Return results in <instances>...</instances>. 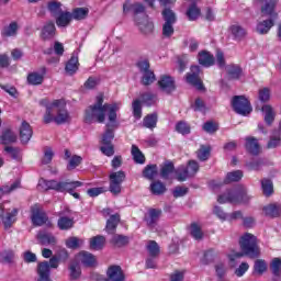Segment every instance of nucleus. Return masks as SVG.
I'll return each instance as SVG.
<instances>
[{
    "label": "nucleus",
    "mask_w": 281,
    "mask_h": 281,
    "mask_svg": "<svg viewBox=\"0 0 281 281\" xmlns=\"http://www.w3.org/2000/svg\"><path fill=\"white\" fill-rule=\"evenodd\" d=\"M117 111H120V103H105L104 97L102 94L97 95L95 103L90 105L85 111L83 120L86 124H93V122H98L99 124H104V120H106V113L109 117V124L106 125V131L102 136V144L109 145L113 142L112 126H115V122H117Z\"/></svg>",
    "instance_id": "obj_1"
},
{
    "label": "nucleus",
    "mask_w": 281,
    "mask_h": 281,
    "mask_svg": "<svg viewBox=\"0 0 281 281\" xmlns=\"http://www.w3.org/2000/svg\"><path fill=\"white\" fill-rule=\"evenodd\" d=\"M46 108V112L44 114V122L45 124H67V122H71V116L69 115V111H67V105L63 100H55L52 103H47L42 101Z\"/></svg>",
    "instance_id": "obj_2"
},
{
    "label": "nucleus",
    "mask_w": 281,
    "mask_h": 281,
    "mask_svg": "<svg viewBox=\"0 0 281 281\" xmlns=\"http://www.w3.org/2000/svg\"><path fill=\"white\" fill-rule=\"evenodd\" d=\"M239 246L241 252H233L228 255V260L234 262L238 260V258H243V256H248V258H259L260 257V247L258 246V238L251 233H245L239 238Z\"/></svg>",
    "instance_id": "obj_3"
},
{
    "label": "nucleus",
    "mask_w": 281,
    "mask_h": 281,
    "mask_svg": "<svg viewBox=\"0 0 281 281\" xmlns=\"http://www.w3.org/2000/svg\"><path fill=\"white\" fill-rule=\"evenodd\" d=\"M217 201L220 203H233L236 205L238 203H249L251 195L247 193L245 187H241L239 189L227 190L225 193L218 195Z\"/></svg>",
    "instance_id": "obj_4"
},
{
    "label": "nucleus",
    "mask_w": 281,
    "mask_h": 281,
    "mask_svg": "<svg viewBox=\"0 0 281 281\" xmlns=\"http://www.w3.org/2000/svg\"><path fill=\"white\" fill-rule=\"evenodd\" d=\"M126 181V173L124 171H114L110 173L109 190L114 196L122 193V183Z\"/></svg>",
    "instance_id": "obj_5"
},
{
    "label": "nucleus",
    "mask_w": 281,
    "mask_h": 281,
    "mask_svg": "<svg viewBox=\"0 0 281 281\" xmlns=\"http://www.w3.org/2000/svg\"><path fill=\"white\" fill-rule=\"evenodd\" d=\"M18 215V209H5L3 204H0V218H2L4 229H10V227L16 223Z\"/></svg>",
    "instance_id": "obj_6"
},
{
    "label": "nucleus",
    "mask_w": 281,
    "mask_h": 281,
    "mask_svg": "<svg viewBox=\"0 0 281 281\" xmlns=\"http://www.w3.org/2000/svg\"><path fill=\"white\" fill-rule=\"evenodd\" d=\"M232 106L238 115H249V113H251V104H249V100L243 95L234 97Z\"/></svg>",
    "instance_id": "obj_7"
},
{
    "label": "nucleus",
    "mask_w": 281,
    "mask_h": 281,
    "mask_svg": "<svg viewBox=\"0 0 281 281\" xmlns=\"http://www.w3.org/2000/svg\"><path fill=\"white\" fill-rule=\"evenodd\" d=\"M201 68L192 66L191 71L187 75V82L195 87L199 91H203V81H201Z\"/></svg>",
    "instance_id": "obj_8"
},
{
    "label": "nucleus",
    "mask_w": 281,
    "mask_h": 281,
    "mask_svg": "<svg viewBox=\"0 0 281 281\" xmlns=\"http://www.w3.org/2000/svg\"><path fill=\"white\" fill-rule=\"evenodd\" d=\"M31 221L33 225L41 227V225H45L47 223V214L41 211V205L34 204L31 206Z\"/></svg>",
    "instance_id": "obj_9"
},
{
    "label": "nucleus",
    "mask_w": 281,
    "mask_h": 281,
    "mask_svg": "<svg viewBox=\"0 0 281 281\" xmlns=\"http://www.w3.org/2000/svg\"><path fill=\"white\" fill-rule=\"evenodd\" d=\"M240 179H243V171L240 170H236V171H232L228 172L226 175V178L224 179V181H218V180H213L211 181L210 186L211 188H221V186H223L224 183H234L236 181H240Z\"/></svg>",
    "instance_id": "obj_10"
},
{
    "label": "nucleus",
    "mask_w": 281,
    "mask_h": 281,
    "mask_svg": "<svg viewBox=\"0 0 281 281\" xmlns=\"http://www.w3.org/2000/svg\"><path fill=\"white\" fill-rule=\"evenodd\" d=\"M261 16H269L270 19H278V12H276V5L278 0H261Z\"/></svg>",
    "instance_id": "obj_11"
},
{
    "label": "nucleus",
    "mask_w": 281,
    "mask_h": 281,
    "mask_svg": "<svg viewBox=\"0 0 281 281\" xmlns=\"http://www.w3.org/2000/svg\"><path fill=\"white\" fill-rule=\"evenodd\" d=\"M136 24L138 25L139 32L145 36L153 34V31L155 30V25L150 22L148 15H143L142 19L136 18Z\"/></svg>",
    "instance_id": "obj_12"
},
{
    "label": "nucleus",
    "mask_w": 281,
    "mask_h": 281,
    "mask_svg": "<svg viewBox=\"0 0 281 281\" xmlns=\"http://www.w3.org/2000/svg\"><path fill=\"white\" fill-rule=\"evenodd\" d=\"M76 261L81 262L83 267H95L98 265V260L95 256L89 251H81L76 256Z\"/></svg>",
    "instance_id": "obj_13"
},
{
    "label": "nucleus",
    "mask_w": 281,
    "mask_h": 281,
    "mask_svg": "<svg viewBox=\"0 0 281 281\" xmlns=\"http://www.w3.org/2000/svg\"><path fill=\"white\" fill-rule=\"evenodd\" d=\"M45 74H47V68L43 67L41 72L34 71L29 74L26 80L33 87H37L38 85H43V81L45 80Z\"/></svg>",
    "instance_id": "obj_14"
},
{
    "label": "nucleus",
    "mask_w": 281,
    "mask_h": 281,
    "mask_svg": "<svg viewBox=\"0 0 281 281\" xmlns=\"http://www.w3.org/2000/svg\"><path fill=\"white\" fill-rule=\"evenodd\" d=\"M278 19L276 18H269L267 20H262L260 22H258L257 26H256V32L257 34H269V32L271 31V27H273V25H276V21Z\"/></svg>",
    "instance_id": "obj_15"
},
{
    "label": "nucleus",
    "mask_w": 281,
    "mask_h": 281,
    "mask_svg": "<svg viewBox=\"0 0 281 281\" xmlns=\"http://www.w3.org/2000/svg\"><path fill=\"white\" fill-rule=\"evenodd\" d=\"M37 187L44 192H47V190H55L56 192H60V181L57 180H45L41 178L38 180Z\"/></svg>",
    "instance_id": "obj_16"
},
{
    "label": "nucleus",
    "mask_w": 281,
    "mask_h": 281,
    "mask_svg": "<svg viewBox=\"0 0 281 281\" xmlns=\"http://www.w3.org/2000/svg\"><path fill=\"white\" fill-rule=\"evenodd\" d=\"M158 87L164 93H171V91H175V79L170 76H162L158 81Z\"/></svg>",
    "instance_id": "obj_17"
},
{
    "label": "nucleus",
    "mask_w": 281,
    "mask_h": 281,
    "mask_svg": "<svg viewBox=\"0 0 281 281\" xmlns=\"http://www.w3.org/2000/svg\"><path fill=\"white\" fill-rule=\"evenodd\" d=\"M131 10L134 12L135 19H139V14H143V16H146V7L139 2H135L131 7H128L127 3L123 5V12L126 14V12H131Z\"/></svg>",
    "instance_id": "obj_18"
},
{
    "label": "nucleus",
    "mask_w": 281,
    "mask_h": 281,
    "mask_svg": "<svg viewBox=\"0 0 281 281\" xmlns=\"http://www.w3.org/2000/svg\"><path fill=\"white\" fill-rule=\"evenodd\" d=\"M33 131L32 126H30V123L23 121L20 126V139L22 144H27L30 139H32Z\"/></svg>",
    "instance_id": "obj_19"
},
{
    "label": "nucleus",
    "mask_w": 281,
    "mask_h": 281,
    "mask_svg": "<svg viewBox=\"0 0 281 281\" xmlns=\"http://www.w3.org/2000/svg\"><path fill=\"white\" fill-rule=\"evenodd\" d=\"M108 278L110 281H124V272L122 271V268L120 266H111L108 269Z\"/></svg>",
    "instance_id": "obj_20"
},
{
    "label": "nucleus",
    "mask_w": 281,
    "mask_h": 281,
    "mask_svg": "<svg viewBox=\"0 0 281 281\" xmlns=\"http://www.w3.org/2000/svg\"><path fill=\"white\" fill-rule=\"evenodd\" d=\"M245 148L250 155H260V144L256 137H246Z\"/></svg>",
    "instance_id": "obj_21"
},
{
    "label": "nucleus",
    "mask_w": 281,
    "mask_h": 281,
    "mask_svg": "<svg viewBox=\"0 0 281 281\" xmlns=\"http://www.w3.org/2000/svg\"><path fill=\"white\" fill-rule=\"evenodd\" d=\"M41 36L43 41H49L56 36V25L54 22H48L43 26Z\"/></svg>",
    "instance_id": "obj_22"
},
{
    "label": "nucleus",
    "mask_w": 281,
    "mask_h": 281,
    "mask_svg": "<svg viewBox=\"0 0 281 281\" xmlns=\"http://www.w3.org/2000/svg\"><path fill=\"white\" fill-rule=\"evenodd\" d=\"M37 276V281H52V279H49V263L47 261L38 263Z\"/></svg>",
    "instance_id": "obj_23"
},
{
    "label": "nucleus",
    "mask_w": 281,
    "mask_h": 281,
    "mask_svg": "<svg viewBox=\"0 0 281 281\" xmlns=\"http://www.w3.org/2000/svg\"><path fill=\"white\" fill-rule=\"evenodd\" d=\"M159 216H161L160 210H157V209L149 210L148 214L145 216V221L148 227H155V225H157V221H159Z\"/></svg>",
    "instance_id": "obj_24"
},
{
    "label": "nucleus",
    "mask_w": 281,
    "mask_h": 281,
    "mask_svg": "<svg viewBox=\"0 0 281 281\" xmlns=\"http://www.w3.org/2000/svg\"><path fill=\"white\" fill-rule=\"evenodd\" d=\"M198 60L202 67H212L214 65V55L210 54V52L202 50L198 55Z\"/></svg>",
    "instance_id": "obj_25"
},
{
    "label": "nucleus",
    "mask_w": 281,
    "mask_h": 281,
    "mask_svg": "<svg viewBox=\"0 0 281 281\" xmlns=\"http://www.w3.org/2000/svg\"><path fill=\"white\" fill-rule=\"evenodd\" d=\"M263 214L271 218H278V216L281 215V204H269L263 206Z\"/></svg>",
    "instance_id": "obj_26"
},
{
    "label": "nucleus",
    "mask_w": 281,
    "mask_h": 281,
    "mask_svg": "<svg viewBox=\"0 0 281 281\" xmlns=\"http://www.w3.org/2000/svg\"><path fill=\"white\" fill-rule=\"evenodd\" d=\"M57 19H56V23L58 25V27H67V25H69V23H71V20L74 19L72 13L70 12H60L57 14Z\"/></svg>",
    "instance_id": "obj_27"
},
{
    "label": "nucleus",
    "mask_w": 281,
    "mask_h": 281,
    "mask_svg": "<svg viewBox=\"0 0 281 281\" xmlns=\"http://www.w3.org/2000/svg\"><path fill=\"white\" fill-rule=\"evenodd\" d=\"M82 182L80 181H60L59 192H68L71 194L76 190V188H80Z\"/></svg>",
    "instance_id": "obj_28"
},
{
    "label": "nucleus",
    "mask_w": 281,
    "mask_h": 281,
    "mask_svg": "<svg viewBox=\"0 0 281 281\" xmlns=\"http://www.w3.org/2000/svg\"><path fill=\"white\" fill-rule=\"evenodd\" d=\"M104 243H106L104 236H94L90 238V249H92L93 251H100L101 249H104Z\"/></svg>",
    "instance_id": "obj_29"
},
{
    "label": "nucleus",
    "mask_w": 281,
    "mask_h": 281,
    "mask_svg": "<svg viewBox=\"0 0 281 281\" xmlns=\"http://www.w3.org/2000/svg\"><path fill=\"white\" fill-rule=\"evenodd\" d=\"M226 74L228 76V80H238L243 74V69L238 65H228L226 67Z\"/></svg>",
    "instance_id": "obj_30"
},
{
    "label": "nucleus",
    "mask_w": 281,
    "mask_h": 281,
    "mask_svg": "<svg viewBox=\"0 0 281 281\" xmlns=\"http://www.w3.org/2000/svg\"><path fill=\"white\" fill-rule=\"evenodd\" d=\"M261 111L265 115V122L268 125L273 124V120H276V111H273V108L269 104H266L261 108Z\"/></svg>",
    "instance_id": "obj_31"
},
{
    "label": "nucleus",
    "mask_w": 281,
    "mask_h": 281,
    "mask_svg": "<svg viewBox=\"0 0 281 281\" xmlns=\"http://www.w3.org/2000/svg\"><path fill=\"white\" fill-rule=\"evenodd\" d=\"M231 34L235 41H243L247 36V30L240 25L231 26Z\"/></svg>",
    "instance_id": "obj_32"
},
{
    "label": "nucleus",
    "mask_w": 281,
    "mask_h": 281,
    "mask_svg": "<svg viewBox=\"0 0 281 281\" xmlns=\"http://www.w3.org/2000/svg\"><path fill=\"white\" fill-rule=\"evenodd\" d=\"M37 239L41 245H56V237L49 233L40 232L37 234Z\"/></svg>",
    "instance_id": "obj_33"
},
{
    "label": "nucleus",
    "mask_w": 281,
    "mask_h": 281,
    "mask_svg": "<svg viewBox=\"0 0 281 281\" xmlns=\"http://www.w3.org/2000/svg\"><path fill=\"white\" fill-rule=\"evenodd\" d=\"M158 172L159 169L157 168V165H147L143 170V177H145V179H148L149 181H153V179L157 177Z\"/></svg>",
    "instance_id": "obj_34"
},
{
    "label": "nucleus",
    "mask_w": 281,
    "mask_h": 281,
    "mask_svg": "<svg viewBox=\"0 0 281 281\" xmlns=\"http://www.w3.org/2000/svg\"><path fill=\"white\" fill-rule=\"evenodd\" d=\"M19 188H21V180H15L11 184L3 186L0 189V198H1V194H11V192L19 190Z\"/></svg>",
    "instance_id": "obj_35"
},
{
    "label": "nucleus",
    "mask_w": 281,
    "mask_h": 281,
    "mask_svg": "<svg viewBox=\"0 0 281 281\" xmlns=\"http://www.w3.org/2000/svg\"><path fill=\"white\" fill-rule=\"evenodd\" d=\"M149 190L153 194L159 196L166 192V184H164L161 181H154L151 182Z\"/></svg>",
    "instance_id": "obj_36"
},
{
    "label": "nucleus",
    "mask_w": 281,
    "mask_h": 281,
    "mask_svg": "<svg viewBox=\"0 0 281 281\" xmlns=\"http://www.w3.org/2000/svg\"><path fill=\"white\" fill-rule=\"evenodd\" d=\"M120 223V215H111L110 218L106 222V232L108 234H113L115 232V228L117 227Z\"/></svg>",
    "instance_id": "obj_37"
},
{
    "label": "nucleus",
    "mask_w": 281,
    "mask_h": 281,
    "mask_svg": "<svg viewBox=\"0 0 281 281\" xmlns=\"http://www.w3.org/2000/svg\"><path fill=\"white\" fill-rule=\"evenodd\" d=\"M78 57L72 56L66 64L67 74H69L70 76L76 74L78 71Z\"/></svg>",
    "instance_id": "obj_38"
},
{
    "label": "nucleus",
    "mask_w": 281,
    "mask_h": 281,
    "mask_svg": "<svg viewBox=\"0 0 281 281\" xmlns=\"http://www.w3.org/2000/svg\"><path fill=\"white\" fill-rule=\"evenodd\" d=\"M162 19L165 23L171 25H175V23H177V14H175V11H172L171 9H165L162 11Z\"/></svg>",
    "instance_id": "obj_39"
},
{
    "label": "nucleus",
    "mask_w": 281,
    "mask_h": 281,
    "mask_svg": "<svg viewBox=\"0 0 281 281\" xmlns=\"http://www.w3.org/2000/svg\"><path fill=\"white\" fill-rule=\"evenodd\" d=\"M14 142H16V135L12 131L5 130L1 135V143L8 145L14 144Z\"/></svg>",
    "instance_id": "obj_40"
},
{
    "label": "nucleus",
    "mask_w": 281,
    "mask_h": 281,
    "mask_svg": "<svg viewBox=\"0 0 281 281\" xmlns=\"http://www.w3.org/2000/svg\"><path fill=\"white\" fill-rule=\"evenodd\" d=\"M132 156L136 164H144L146 161V157L136 145H132Z\"/></svg>",
    "instance_id": "obj_41"
},
{
    "label": "nucleus",
    "mask_w": 281,
    "mask_h": 281,
    "mask_svg": "<svg viewBox=\"0 0 281 281\" xmlns=\"http://www.w3.org/2000/svg\"><path fill=\"white\" fill-rule=\"evenodd\" d=\"M189 21H196L201 16V9L196 4H191L187 11Z\"/></svg>",
    "instance_id": "obj_42"
},
{
    "label": "nucleus",
    "mask_w": 281,
    "mask_h": 281,
    "mask_svg": "<svg viewBox=\"0 0 281 281\" xmlns=\"http://www.w3.org/2000/svg\"><path fill=\"white\" fill-rule=\"evenodd\" d=\"M57 225L59 229H71V227H74V218L61 216L58 220Z\"/></svg>",
    "instance_id": "obj_43"
},
{
    "label": "nucleus",
    "mask_w": 281,
    "mask_h": 281,
    "mask_svg": "<svg viewBox=\"0 0 281 281\" xmlns=\"http://www.w3.org/2000/svg\"><path fill=\"white\" fill-rule=\"evenodd\" d=\"M19 32V24L16 22H12L10 25L3 29L2 36H16V33Z\"/></svg>",
    "instance_id": "obj_44"
},
{
    "label": "nucleus",
    "mask_w": 281,
    "mask_h": 281,
    "mask_svg": "<svg viewBox=\"0 0 281 281\" xmlns=\"http://www.w3.org/2000/svg\"><path fill=\"white\" fill-rule=\"evenodd\" d=\"M261 188L265 196H271L273 194V182L269 179H263L261 181Z\"/></svg>",
    "instance_id": "obj_45"
},
{
    "label": "nucleus",
    "mask_w": 281,
    "mask_h": 281,
    "mask_svg": "<svg viewBox=\"0 0 281 281\" xmlns=\"http://www.w3.org/2000/svg\"><path fill=\"white\" fill-rule=\"evenodd\" d=\"M89 14V9L87 8H77L72 11V19L76 21H82V19H87Z\"/></svg>",
    "instance_id": "obj_46"
},
{
    "label": "nucleus",
    "mask_w": 281,
    "mask_h": 281,
    "mask_svg": "<svg viewBox=\"0 0 281 281\" xmlns=\"http://www.w3.org/2000/svg\"><path fill=\"white\" fill-rule=\"evenodd\" d=\"M143 124L145 128H155L157 126V114H148L144 119Z\"/></svg>",
    "instance_id": "obj_47"
},
{
    "label": "nucleus",
    "mask_w": 281,
    "mask_h": 281,
    "mask_svg": "<svg viewBox=\"0 0 281 281\" xmlns=\"http://www.w3.org/2000/svg\"><path fill=\"white\" fill-rule=\"evenodd\" d=\"M147 251L151 258H157L159 256V245L155 240H150L147 244Z\"/></svg>",
    "instance_id": "obj_48"
},
{
    "label": "nucleus",
    "mask_w": 281,
    "mask_h": 281,
    "mask_svg": "<svg viewBox=\"0 0 281 281\" xmlns=\"http://www.w3.org/2000/svg\"><path fill=\"white\" fill-rule=\"evenodd\" d=\"M0 256L4 265H12L14 262V250H3Z\"/></svg>",
    "instance_id": "obj_49"
},
{
    "label": "nucleus",
    "mask_w": 281,
    "mask_h": 281,
    "mask_svg": "<svg viewBox=\"0 0 281 281\" xmlns=\"http://www.w3.org/2000/svg\"><path fill=\"white\" fill-rule=\"evenodd\" d=\"M48 10L55 16H58L63 12V4L58 1H52L48 3Z\"/></svg>",
    "instance_id": "obj_50"
},
{
    "label": "nucleus",
    "mask_w": 281,
    "mask_h": 281,
    "mask_svg": "<svg viewBox=\"0 0 281 281\" xmlns=\"http://www.w3.org/2000/svg\"><path fill=\"white\" fill-rule=\"evenodd\" d=\"M173 172H175V165H172V162H168L161 168L160 177H162V179H168L170 175H172Z\"/></svg>",
    "instance_id": "obj_51"
},
{
    "label": "nucleus",
    "mask_w": 281,
    "mask_h": 281,
    "mask_svg": "<svg viewBox=\"0 0 281 281\" xmlns=\"http://www.w3.org/2000/svg\"><path fill=\"white\" fill-rule=\"evenodd\" d=\"M178 181H187L190 177L188 168L186 166H181L176 170Z\"/></svg>",
    "instance_id": "obj_52"
},
{
    "label": "nucleus",
    "mask_w": 281,
    "mask_h": 281,
    "mask_svg": "<svg viewBox=\"0 0 281 281\" xmlns=\"http://www.w3.org/2000/svg\"><path fill=\"white\" fill-rule=\"evenodd\" d=\"M210 147L201 146L198 150V159H200V161H207V159H210Z\"/></svg>",
    "instance_id": "obj_53"
},
{
    "label": "nucleus",
    "mask_w": 281,
    "mask_h": 281,
    "mask_svg": "<svg viewBox=\"0 0 281 281\" xmlns=\"http://www.w3.org/2000/svg\"><path fill=\"white\" fill-rule=\"evenodd\" d=\"M281 144L280 132H276L268 142L267 148H278Z\"/></svg>",
    "instance_id": "obj_54"
},
{
    "label": "nucleus",
    "mask_w": 281,
    "mask_h": 281,
    "mask_svg": "<svg viewBox=\"0 0 281 281\" xmlns=\"http://www.w3.org/2000/svg\"><path fill=\"white\" fill-rule=\"evenodd\" d=\"M254 269H255V273L262 276V273H265V271H267V262H265V260H262V259H257L255 261Z\"/></svg>",
    "instance_id": "obj_55"
},
{
    "label": "nucleus",
    "mask_w": 281,
    "mask_h": 281,
    "mask_svg": "<svg viewBox=\"0 0 281 281\" xmlns=\"http://www.w3.org/2000/svg\"><path fill=\"white\" fill-rule=\"evenodd\" d=\"M83 240L78 237H70L66 240L68 249H78L82 245Z\"/></svg>",
    "instance_id": "obj_56"
},
{
    "label": "nucleus",
    "mask_w": 281,
    "mask_h": 281,
    "mask_svg": "<svg viewBox=\"0 0 281 281\" xmlns=\"http://www.w3.org/2000/svg\"><path fill=\"white\" fill-rule=\"evenodd\" d=\"M191 236H193L195 240H201V238H203V231H201V226H199V224H191Z\"/></svg>",
    "instance_id": "obj_57"
},
{
    "label": "nucleus",
    "mask_w": 281,
    "mask_h": 281,
    "mask_svg": "<svg viewBox=\"0 0 281 281\" xmlns=\"http://www.w3.org/2000/svg\"><path fill=\"white\" fill-rule=\"evenodd\" d=\"M136 67L140 74H146L150 71V61L148 59H140L136 63Z\"/></svg>",
    "instance_id": "obj_58"
},
{
    "label": "nucleus",
    "mask_w": 281,
    "mask_h": 281,
    "mask_svg": "<svg viewBox=\"0 0 281 281\" xmlns=\"http://www.w3.org/2000/svg\"><path fill=\"white\" fill-rule=\"evenodd\" d=\"M112 243L117 247H124V245H128V237L123 235H114L112 237Z\"/></svg>",
    "instance_id": "obj_59"
},
{
    "label": "nucleus",
    "mask_w": 281,
    "mask_h": 281,
    "mask_svg": "<svg viewBox=\"0 0 281 281\" xmlns=\"http://www.w3.org/2000/svg\"><path fill=\"white\" fill-rule=\"evenodd\" d=\"M69 271L70 279L72 280H78V278H80V276L82 274V271L80 270V266H78V263L70 265Z\"/></svg>",
    "instance_id": "obj_60"
},
{
    "label": "nucleus",
    "mask_w": 281,
    "mask_h": 281,
    "mask_svg": "<svg viewBox=\"0 0 281 281\" xmlns=\"http://www.w3.org/2000/svg\"><path fill=\"white\" fill-rule=\"evenodd\" d=\"M142 82L143 85H145V87H148V85H153V82H155V72H153V70L143 72Z\"/></svg>",
    "instance_id": "obj_61"
},
{
    "label": "nucleus",
    "mask_w": 281,
    "mask_h": 281,
    "mask_svg": "<svg viewBox=\"0 0 281 281\" xmlns=\"http://www.w3.org/2000/svg\"><path fill=\"white\" fill-rule=\"evenodd\" d=\"M270 269L273 273V276H280L281 272V259L274 258L270 263Z\"/></svg>",
    "instance_id": "obj_62"
},
{
    "label": "nucleus",
    "mask_w": 281,
    "mask_h": 281,
    "mask_svg": "<svg viewBox=\"0 0 281 281\" xmlns=\"http://www.w3.org/2000/svg\"><path fill=\"white\" fill-rule=\"evenodd\" d=\"M80 164H82V157L75 155L69 159L67 168L69 170H75Z\"/></svg>",
    "instance_id": "obj_63"
},
{
    "label": "nucleus",
    "mask_w": 281,
    "mask_h": 281,
    "mask_svg": "<svg viewBox=\"0 0 281 281\" xmlns=\"http://www.w3.org/2000/svg\"><path fill=\"white\" fill-rule=\"evenodd\" d=\"M175 34V24H168L164 23L162 24V36L165 38H170Z\"/></svg>",
    "instance_id": "obj_64"
}]
</instances>
